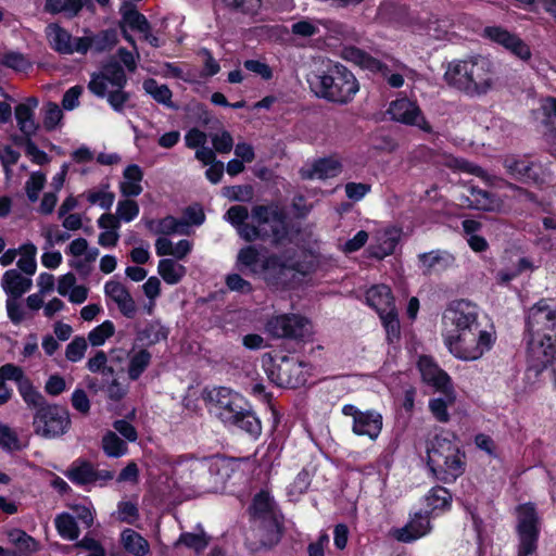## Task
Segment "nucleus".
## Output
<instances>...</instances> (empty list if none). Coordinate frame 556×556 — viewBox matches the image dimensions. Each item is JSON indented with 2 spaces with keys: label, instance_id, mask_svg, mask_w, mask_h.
I'll return each mask as SVG.
<instances>
[{
  "label": "nucleus",
  "instance_id": "nucleus-1",
  "mask_svg": "<svg viewBox=\"0 0 556 556\" xmlns=\"http://www.w3.org/2000/svg\"><path fill=\"white\" fill-rule=\"evenodd\" d=\"M443 326L447 351L464 362L482 358L496 342L494 327L483 323L479 307L469 301L453 302L443 315Z\"/></svg>",
  "mask_w": 556,
  "mask_h": 556
},
{
  "label": "nucleus",
  "instance_id": "nucleus-2",
  "mask_svg": "<svg viewBox=\"0 0 556 556\" xmlns=\"http://www.w3.org/2000/svg\"><path fill=\"white\" fill-rule=\"evenodd\" d=\"M528 372L539 375L556 353V311L545 301L529 308L526 319Z\"/></svg>",
  "mask_w": 556,
  "mask_h": 556
},
{
  "label": "nucleus",
  "instance_id": "nucleus-3",
  "mask_svg": "<svg viewBox=\"0 0 556 556\" xmlns=\"http://www.w3.org/2000/svg\"><path fill=\"white\" fill-rule=\"evenodd\" d=\"M235 462L218 458L180 457L174 465L176 483L198 494L218 492L224 489Z\"/></svg>",
  "mask_w": 556,
  "mask_h": 556
},
{
  "label": "nucleus",
  "instance_id": "nucleus-4",
  "mask_svg": "<svg viewBox=\"0 0 556 556\" xmlns=\"http://www.w3.org/2000/svg\"><path fill=\"white\" fill-rule=\"evenodd\" d=\"M443 78L448 86L469 97L484 96L500 81L495 63L482 55L450 62Z\"/></svg>",
  "mask_w": 556,
  "mask_h": 556
},
{
  "label": "nucleus",
  "instance_id": "nucleus-5",
  "mask_svg": "<svg viewBox=\"0 0 556 556\" xmlns=\"http://www.w3.org/2000/svg\"><path fill=\"white\" fill-rule=\"evenodd\" d=\"M236 267L239 271L262 279L273 288L286 287L289 278L295 275V264L290 255L273 254L261 258L258 250L252 245L239 250Z\"/></svg>",
  "mask_w": 556,
  "mask_h": 556
},
{
  "label": "nucleus",
  "instance_id": "nucleus-6",
  "mask_svg": "<svg viewBox=\"0 0 556 556\" xmlns=\"http://www.w3.org/2000/svg\"><path fill=\"white\" fill-rule=\"evenodd\" d=\"M308 81L318 97L340 104L352 101L359 90L353 73L341 64L330 65L326 71L313 75Z\"/></svg>",
  "mask_w": 556,
  "mask_h": 556
},
{
  "label": "nucleus",
  "instance_id": "nucleus-7",
  "mask_svg": "<svg viewBox=\"0 0 556 556\" xmlns=\"http://www.w3.org/2000/svg\"><path fill=\"white\" fill-rule=\"evenodd\" d=\"M287 232L285 212L276 204L254 206L251 225L240 228V237L245 241L271 239L275 244L282 243Z\"/></svg>",
  "mask_w": 556,
  "mask_h": 556
},
{
  "label": "nucleus",
  "instance_id": "nucleus-8",
  "mask_svg": "<svg viewBox=\"0 0 556 556\" xmlns=\"http://www.w3.org/2000/svg\"><path fill=\"white\" fill-rule=\"evenodd\" d=\"M428 465L444 482L455 481L464 472V454L454 439L437 435L428 446Z\"/></svg>",
  "mask_w": 556,
  "mask_h": 556
},
{
  "label": "nucleus",
  "instance_id": "nucleus-9",
  "mask_svg": "<svg viewBox=\"0 0 556 556\" xmlns=\"http://www.w3.org/2000/svg\"><path fill=\"white\" fill-rule=\"evenodd\" d=\"M127 78L117 62H109L98 74H93L88 88L100 98H105L111 108L122 112L129 101V93L124 90Z\"/></svg>",
  "mask_w": 556,
  "mask_h": 556
},
{
  "label": "nucleus",
  "instance_id": "nucleus-10",
  "mask_svg": "<svg viewBox=\"0 0 556 556\" xmlns=\"http://www.w3.org/2000/svg\"><path fill=\"white\" fill-rule=\"evenodd\" d=\"M268 379L279 387L299 388L307 380L309 367L294 357L264 358Z\"/></svg>",
  "mask_w": 556,
  "mask_h": 556
},
{
  "label": "nucleus",
  "instance_id": "nucleus-11",
  "mask_svg": "<svg viewBox=\"0 0 556 556\" xmlns=\"http://www.w3.org/2000/svg\"><path fill=\"white\" fill-rule=\"evenodd\" d=\"M366 303L379 315L389 341L399 339L400 321L391 289L386 285H376L365 294Z\"/></svg>",
  "mask_w": 556,
  "mask_h": 556
},
{
  "label": "nucleus",
  "instance_id": "nucleus-12",
  "mask_svg": "<svg viewBox=\"0 0 556 556\" xmlns=\"http://www.w3.org/2000/svg\"><path fill=\"white\" fill-rule=\"evenodd\" d=\"M204 400L210 412L226 425L233 424L248 404L243 396L225 387L205 391Z\"/></svg>",
  "mask_w": 556,
  "mask_h": 556
},
{
  "label": "nucleus",
  "instance_id": "nucleus-13",
  "mask_svg": "<svg viewBox=\"0 0 556 556\" xmlns=\"http://www.w3.org/2000/svg\"><path fill=\"white\" fill-rule=\"evenodd\" d=\"M518 556H532L538 548L540 517L535 507L528 503L517 508Z\"/></svg>",
  "mask_w": 556,
  "mask_h": 556
},
{
  "label": "nucleus",
  "instance_id": "nucleus-14",
  "mask_svg": "<svg viewBox=\"0 0 556 556\" xmlns=\"http://www.w3.org/2000/svg\"><path fill=\"white\" fill-rule=\"evenodd\" d=\"M110 359L127 375L129 380L136 381L150 366L152 354L148 349L134 344L129 350L123 348L111 349Z\"/></svg>",
  "mask_w": 556,
  "mask_h": 556
},
{
  "label": "nucleus",
  "instance_id": "nucleus-15",
  "mask_svg": "<svg viewBox=\"0 0 556 556\" xmlns=\"http://www.w3.org/2000/svg\"><path fill=\"white\" fill-rule=\"evenodd\" d=\"M70 425L71 419L67 410L58 405H47L38 408L33 421L35 433L46 439H54L64 434Z\"/></svg>",
  "mask_w": 556,
  "mask_h": 556
},
{
  "label": "nucleus",
  "instance_id": "nucleus-16",
  "mask_svg": "<svg viewBox=\"0 0 556 556\" xmlns=\"http://www.w3.org/2000/svg\"><path fill=\"white\" fill-rule=\"evenodd\" d=\"M387 113L392 121L408 126H415L425 132L432 131L431 125L426 119L417 102L406 97L392 101Z\"/></svg>",
  "mask_w": 556,
  "mask_h": 556
},
{
  "label": "nucleus",
  "instance_id": "nucleus-17",
  "mask_svg": "<svg viewBox=\"0 0 556 556\" xmlns=\"http://www.w3.org/2000/svg\"><path fill=\"white\" fill-rule=\"evenodd\" d=\"M342 413L352 418V430L354 434L359 437H368L370 440H376L383 425L382 415L376 410H359L354 405H344Z\"/></svg>",
  "mask_w": 556,
  "mask_h": 556
},
{
  "label": "nucleus",
  "instance_id": "nucleus-18",
  "mask_svg": "<svg viewBox=\"0 0 556 556\" xmlns=\"http://www.w3.org/2000/svg\"><path fill=\"white\" fill-rule=\"evenodd\" d=\"M268 331L277 338H304L312 332L308 319L295 314L273 317L267 324Z\"/></svg>",
  "mask_w": 556,
  "mask_h": 556
},
{
  "label": "nucleus",
  "instance_id": "nucleus-19",
  "mask_svg": "<svg viewBox=\"0 0 556 556\" xmlns=\"http://www.w3.org/2000/svg\"><path fill=\"white\" fill-rule=\"evenodd\" d=\"M45 35L49 47L60 54H86V46L81 37H73L68 30L56 23L49 24Z\"/></svg>",
  "mask_w": 556,
  "mask_h": 556
},
{
  "label": "nucleus",
  "instance_id": "nucleus-20",
  "mask_svg": "<svg viewBox=\"0 0 556 556\" xmlns=\"http://www.w3.org/2000/svg\"><path fill=\"white\" fill-rule=\"evenodd\" d=\"M483 35L492 42L502 46L514 56L521 61H529L532 56L531 49L526 41L519 36L509 33L507 29L500 26H490L484 28Z\"/></svg>",
  "mask_w": 556,
  "mask_h": 556
},
{
  "label": "nucleus",
  "instance_id": "nucleus-21",
  "mask_svg": "<svg viewBox=\"0 0 556 556\" xmlns=\"http://www.w3.org/2000/svg\"><path fill=\"white\" fill-rule=\"evenodd\" d=\"M401 231L395 227L377 230L372 242L367 248L370 257L382 260L391 255L400 240Z\"/></svg>",
  "mask_w": 556,
  "mask_h": 556
},
{
  "label": "nucleus",
  "instance_id": "nucleus-22",
  "mask_svg": "<svg viewBox=\"0 0 556 556\" xmlns=\"http://www.w3.org/2000/svg\"><path fill=\"white\" fill-rule=\"evenodd\" d=\"M418 368L424 382L431 386L435 391L447 390L453 387L450 376L431 357L420 356Z\"/></svg>",
  "mask_w": 556,
  "mask_h": 556
},
{
  "label": "nucleus",
  "instance_id": "nucleus-23",
  "mask_svg": "<svg viewBox=\"0 0 556 556\" xmlns=\"http://www.w3.org/2000/svg\"><path fill=\"white\" fill-rule=\"evenodd\" d=\"M429 515L415 514L404 527L393 530V536L397 541L410 543L427 535L432 529Z\"/></svg>",
  "mask_w": 556,
  "mask_h": 556
},
{
  "label": "nucleus",
  "instance_id": "nucleus-24",
  "mask_svg": "<svg viewBox=\"0 0 556 556\" xmlns=\"http://www.w3.org/2000/svg\"><path fill=\"white\" fill-rule=\"evenodd\" d=\"M38 104V99L30 97L15 108L14 115L17 127L26 138H31L39 128V124L35 118Z\"/></svg>",
  "mask_w": 556,
  "mask_h": 556
},
{
  "label": "nucleus",
  "instance_id": "nucleus-25",
  "mask_svg": "<svg viewBox=\"0 0 556 556\" xmlns=\"http://www.w3.org/2000/svg\"><path fill=\"white\" fill-rule=\"evenodd\" d=\"M104 293L108 299L113 301L119 312L127 318H132L137 313V305L127 288L115 280H110L104 285Z\"/></svg>",
  "mask_w": 556,
  "mask_h": 556
},
{
  "label": "nucleus",
  "instance_id": "nucleus-26",
  "mask_svg": "<svg viewBox=\"0 0 556 556\" xmlns=\"http://www.w3.org/2000/svg\"><path fill=\"white\" fill-rule=\"evenodd\" d=\"M342 164L338 156L331 155L314 161L301 169V175L308 179H327L341 173Z\"/></svg>",
  "mask_w": 556,
  "mask_h": 556
},
{
  "label": "nucleus",
  "instance_id": "nucleus-27",
  "mask_svg": "<svg viewBox=\"0 0 556 556\" xmlns=\"http://www.w3.org/2000/svg\"><path fill=\"white\" fill-rule=\"evenodd\" d=\"M65 252L73 257L70 261V266L75 269H83L85 265L94 262L99 255V250L96 248L90 249L87 240L84 238L73 240Z\"/></svg>",
  "mask_w": 556,
  "mask_h": 556
},
{
  "label": "nucleus",
  "instance_id": "nucleus-28",
  "mask_svg": "<svg viewBox=\"0 0 556 556\" xmlns=\"http://www.w3.org/2000/svg\"><path fill=\"white\" fill-rule=\"evenodd\" d=\"M419 267L425 274L445 270L454 265V256L446 251H431L419 254Z\"/></svg>",
  "mask_w": 556,
  "mask_h": 556
},
{
  "label": "nucleus",
  "instance_id": "nucleus-29",
  "mask_svg": "<svg viewBox=\"0 0 556 556\" xmlns=\"http://www.w3.org/2000/svg\"><path fill=\"white\" fill-rule=\"evenodd\" d=\"M143 172L136 165L130 164L123 170L122 179L118 184L121 193L126 198H135L141 194Z\"/></svg>",
  "mask_w": 556,
  "mask_h": 556
},
{
  "label": "nucleus",
  "instance_id": "nucleus-30",
  "mask_svg": "<svg viewBox=\"0 0 556 556\" xmlns=\"http://www.w3.org/2000/svg\"><path fill=\"white\" fill-rule=\"evenodd\" d=\"M33 286L30 277L24 276L17 269L7 270L1 279V287L8 298H21Z\"/></svg>",
  "mask_w": 556,
  "mask_h": 556
},
{
  "label": "nucleus",
  "instance_id": "nucleus-31",
  "mask_svg": "<svg viewBox=\"0 0 556 556\" xmlns=\"http://www.w3.org/2000/svg\"><path fill=\"white\" fill-rule=\"evenodd\" d=\"M56 291L62 296H67L70 302L80 304L88 298V289L83 285H77L74 274L67 273L58 279Z\"/></svg>",
  "mask_w": 556,
  "mask_h": 556
},
{
  "label": "nucleus",
  "instance_id": "nucleus-32",
  "mask_svg": "<svg viewBox=\"0 0 556 556\" xmlns=\"http://www.w3.org/2000/svg\"><path fill=\"white\" fill-rule=\"evenodd\" d=\"M97 224L99 228L102 230L99 235L98 243L103 248L115 247L119 239V223L115 215L110 213L102 214L99 217Z\"/></svg>",
  "mask_w": 556,
  "mask_h": 556
},
{
  "label": "nucleus",
  "instance_id": "nucleus-33",
  "mask_svg": "<svg viewBox=\"0 0 556 556\" xmlns=\"http://www.w3.org/2000/svg\"><path fill=\"white\" fill-rule=\"evenodd\" d=\"M427 514L439 516L450 509L452 495L443 486L432 488L425 496Z\"/></svg>",
  "mask_w": 556,
  "mask_h": 556
},
{
  "label": "nucleus",
  "instance_id": "nucleus-34",
  "mask_svg": "<svg viewBox=\"0 0 556 556\" xmlns=\"http://www.w3.org/2000/svg\"><path fill=\"white\" fill-rule=\"evenodd\" d=\"M67 477L71 481L77 484H86L98 480H111L113 479V472L106 470L98 472L90 464L83 463L73 467L68 471Z\"/></svg>",
  "mask_w": 556,
  "mask_h": 556
},
{
  "label": "nucleus",
  "instance_id": "nucleus-35",
  "mask_svg": "<svg viewBox=\"0 0 556 556\" xmlns=\"http://www.w3.org/2000/svg\"><path fill=\"white\" fill-rule=\"evenodd\" d=\"M443 396L429 400V410L439 422H447L450 420L448 407L454 405L456 396L454 388L440 391Z\"/></svg>",
  "mask_w": 556,
  "mask_h": 556
},
{
  "label": "nucleus",
  "instance_id": "nucleus-36",
  "mask_svg": "<svg viewBox=\"0 0 556 556\" xmlns=\"http://www.w3.org/2000/svg\"><path fill=\"white\" fill-rule=\"evenodd\" d=\"M85 41L86 53L89 50L102 52L112 49L117 42V34L113 29L100 31L98 34L87 33L81 37Z\"/></svg>",
  "mask_w": 556,
  "mask_h": 556
},
{
  "label": "nucleus",
  "instance_id": "nucleus-37",
  "mask_svg": "<svg viewBox=\"0 0 556 556\" xmlns=\"http://www.w3.org/2000/svg\"><path fill=\"white\" fill-rule=\"evenodd\" d=\"M504 165L510 176L518 180L530 181L538 177L533 164L526 159L509 156L505 160Z\"/></svg>",
  "mask_w": 556,
  "mask_h": 556
},
{
  "label": "nucleus",
  "instance_id": "nucleus-38",
  "mask_svg": "<svg viewBox=\"0 0 556 556\" xmlns=\"http://www.w3.org/2000/svg\"><path fill=\"white\" fill-rule=\"evenodd\" d=\"M157 274L167 285H178L186 276L187 268L173 258H162L157 264Z\"/></svg>",
  "mask_w": 556,
  "mask_h": 556
},
{
  "label": "nucleus",
  "instance_id": "nucleus-39",
  "mask_svg": "<svg viewBox=\"0 0 556 556\" xmlns=\"http://www.w3.org/2000/svg\"><path fill=\"white\" fill-rule=\"evenodd\" d=\"M257 534L261 536L262 546H271L280 540L281 522L279 516L258 521Z\"/></svg>",
  "mask_w": 556,
  "mask_h": 556
},
{
  "label": "nucleus",
  "instance_id": "nucleus-40",
  "mask_svg": "<svg viewBox=\"0 0 556 556\" xmlns=\"http://www.w3.org/2000/svg\"><path fill=\"white\" fill-rule=\"evenodd\" d=\"M121 543L125 551L134 556H146L150 552L148 541L132 529H125L122 532Z\"/></svg>",
  "mask_w": 556,
  "mask_h": 556
},
{
  "label": "nucleus",
  "instance_id": "nucleus-41",
  "mask_svg": "<svg viewBox=\"0 0 556 556\" xmlns=\"http://www.w3.org/2000/svg\"><path fill=\"white\" fill-rule=\"evenodd\" d=\"M252 513L258 521L269 519L271 516H279L273 497L266 491H261L255 495L252 505Z\"/></svg>",
  "mask_w": 556,
  "mask_h": 556
},
{
  "label": "nucleus",
  "instance_id": "nucleus-42",
  "mask_svg": "<svg viewBox=\"0 0 556 556\" xmlns=\"http://www.w3.org/2000/svg\"><path fill=\"white\" fill-rule=\"evenodd\" d=\"M17 254H20L17 261L18 269L27 276H33L37 270L36 245L31 242H26L17 249Z\"/></svg>",
  "mask_w": 556,
  "mask_h": 556
},
{
  "label": "nucleus",
  "instance_id": "nucleus-43",
  "mask_svg": "<svg viewBox=\"0 0 556 556\" xmlns=\"http://www.w3.org/2000/svg\"><path fill=\"white\" fill-rule=\"evenodd\" d=\"M148 228L155 233L170 235V233H187V225L172 216H166L163 219L150 220Z\"/></svg>",
  "mask_w": 556,
  "mask_h": 556
},
{
  "label": "nucleus",
  "instance_id": "nucleus-44",
  "mask_svg": "<svg viewBox=\"0 0 556 556\" xmlns=\"http://www.w3.org/2000/svg\"><path fill=\"white\" fill-rule=\"evenodd\" d=\"M143 89L157 103L169 109H176V105L172 101L173 93L166 85H160L156 80L150 78L143 81Z\"/></svg>",
  "mask_w": 556,
  "mask_h": 556
},
{
  "label": "nucleus",
  "instance_id": "nucleus-45",
  "mask_svg": "<svg viewBox=\"0 0 556 556\" xmlns=\"http://www.w3.org/2000/svg\"><path fill=\"white\" fill-rule=\"evenodd\" d=\"M345 58L352 61L353 63L357 64L358 66L371 72H379L382 74L387 67L383 64H381L380 61L370 56L366 52L355 48L348 49L345 51Z\"/></svg>",
  "mask_w": 556,
  "mask_h": 556
},
{
  "label": "nucleus",
  "instance_id": "nucleus-46",
  "mask_svg": "<svg viewBox=\"0 0 556 556\" xmlns=\"http://www.w3.org/2000/svg\"><path fill=\"white\" fill-rule=\"evenodd\" d=\"M468 200L472 207L481 211H495L501 206L500 201L495 199L491 193L477 188H472L470 190Z\"/></svg>",
  "mask_w": 556,
  "mask_h": 556
},
{
  "label": "nucleus",
  "instance_id": "nucleus-47",
  "mask_svg": "<svg viewBox=\"0 0 556 556\" xmlns=\"http://www.w3.org/2000/svg\"><path fill=\"white\" fill-rule=\"evenodd\" d=\"M55 529L59 535L65 540L74 541L79 536V528L74 517L67 513H62L55 517Z\"/></svg>",
  "mask_w": 556,
  "mask_h": 556
},
{
  "label": "nucleus",
  "instance_id": "nucleus-48",
  "mask_svg": "<svg viewBox=\"0 0 556 556\" xmlns=\"http://www.w3.org/2000/svg\"><path fill=\"white\" fill-rule=\"evenodd\" d=\"M229 425L239 427L254 438L258 437L262 431L261 421L255 414L250 410L249 404H247L242 414L238 415V419Z\"/></svg>",
  "mask_w": 556,
  "mask_h": 556
},
{
  "label": "nucleus",
  "instance_id": "nucleus-49",
  "mask_svg": "<svg viewBox=\"0 0 556 556\" xmlns=\"http://www.w3.org/2000/svg\"><path fill=\"white\" fill-rule=\"evenodd\" d=\"M84 0H47L46 10L50 13H65L75 16L84 7Z\"/></svg>",
  "mask_w": 556,
  "mask_h": 556
},
{
  "label": "nucleus",
  "instance_id": "nucleus-50",
  "mask_svg": "<svg viewBox=\"0 0 556 556\" xmlns=\"http://www.w3.org/2000/svg\"><path fill=\"white\" fill-rule=\"evenodd\" d=\"M85 195L90 204L103 210L111 208L115 200L114 193L109 190V185L88 190Z\"/></svg>",
  "mask_w": 556,
  "mask_h": 556
},
{
  "label": "nucleus",
  "instance_id": "nucleus-51",
  "mask_svg": "<svg viewBox=\"0 0 556 556\" xmlns=\"http://www.w3.org/2000/svg\"><path fill=\"white\" fill-rule=\"evenodd\" d=\"M445 166L454 169L460 170L464 173H468L475 175L477 177H481L482 179H488L486 173L479 166L456 156L448 155L444 161Z\"/></svg>",
  "mask_w": 556,
  "mask_h": 556
},
{
  "label": "nucleus",
  "instance_id": "nucleus-52",
  "mask_svg": "<svg viewBox=\"0 0 556 556\" xmlns=\"http://www.w3.org/2000/svg\"><path fill=\"white\" fill-rule=\"evenodd\" d=\"M63 111L53 102H49L43 106L42 125L46 130L51 131L59 128L62 124Z\"/></svg>",
  "mask_w": 556,
  "mask_h": 556
},
{
  "label": "nucleus",
  "instance_id": "nucleus-53",
  "mask_svg": "<svg viewBox=\"0 0 556 556\" xmlns=\"http://www.w3.org/2000/svg\"><path fill=\"white\" fill-rule=\"evenodd\" d=\"M115 333V326L111 320H104L88 333V341L92 346H101Z\"/></svg>",
  "mask_w": 556,
  "mask_h": 556
},
{
  "label": "nucleus",
  "instance_id": "nucleus-54",
  "mask_svg": "<svg viewBox=\"0 0 556 556\" xmlns=\"http://www.w3.org/2000/svg\"><path fill=\"white\" fill-rule=\"evenodd\" d=\"M102 447L109 457H121L127 453V445L114 432H108L102 439Z\"/></svg>",
  "mask_w": 556,
  "mask_h": 556
},
{
  "label": "nucleus",
  "instance_id": "nucleus-55",
  "mask_svg": "<svg viewBox=\"0 0 556 556\" xmlns=\"http://www.w3.org/2000/svg\"><path fill=\"white\" fill-rule=\"evenodd\" d=\"M311 484V475L307 470H301L287 489V494L291 501H298L308 489Z\"/></svg>",
  "mask_w": 556,
  "mask_h": 556
},
{
  "label": "nucleus",
  "instance_id": "nucleus-56",
  "mask_svg": "<svg viewBox=\"0 0 556 556\" xmlns=\"http://www.w3.org/2000/svg\"><path fill=\"white\" fill-rule=\"evenodd\" d=\"M139 205L135 200L125 199L116 205V218L119 222L130 223L139 215Z\"/></svg>",
  "mask_w": 556,
  "mask_h": 556
},
{
  "label": "nucleus",
  "instance_id": "nucleus-57",
  "mask_svg": "<svg viewBox=\"0 0 556 556\" xmlns=\"http://www.w3.org/2000/svg\"><path fill=\"white\" fill-rule=\"evenodd\" d=\"M320 21L312 18H303L291 25V33L294 36L308 38L319 33Z\"/></svg>",
  "mask_w": 556,
  "mask_h": 556
},
{
  "label": "nucleus",
  "instance_id": "nucleus-58",
  "mask_svg": "<svg viewBox=\"0 0 556 556\" xmlns=\"http://www.w3.org/2000/svg\"><path fill=\"white\" fill-rule=\"evenodd\" d=\"M178 544H184L194 552L200 553L208 545V538L203 531L198 533L186 532L180 535Z\"/></svg>",
  "mask_w": 556,
  "mask_h": 556
},
{
  "label": "nucleus",
  "instance_id": "nucleus-59",
  "mask_svg": "<svg viewBox=\"0 0 556 556\" xmlns=\"http://www.w3.org/2000/svg\"><path fill=\"white\" fill-rule=\"evenodd\" d=\"M17 388L21 396L29 406L42 407L43 396L34 388L28 378L23 380Z\"/></svg>",
  "mask_w": 556,
  "mask_h": 556
},
{
  "label": "nucleus",
  "instance_id": "nucleus-60",
  "mask_svg": "<svg viewBox=\"0 0 556 556\" xmlns=\"http://www.w3.org/2000/svg\"><path fill=\"white\" fill-rule=\"evenodd\" d=\"M167 338V330L159 321L149 324L140 333L139 339L148 341L149 344H156Z\"/></svg>",
  "mask_w": 556,
  "mask_h": 556
},
{
  "label": "nucleus",
  "instance_id": "nucleus-61",
  "mask_svg": "<svg viewBox=\"0 0 556 556\" xmlns=\"http://www.w3.org/2000/svg\"><path fill=\"white\" fill-rule=\"evenodd\" d=\"M88 343L84 337H75L66 346L65 357L73 363L81 361L87 351Z\"/></svg>",
  "mask_w": 556,
  "mask_h": 556
},
{
  "label": "nucleus",
  "instance_id": "nucleus-62",
  "mask_svg": "<svg viewBox=\"0 0 556 556\" xmlns=\"http://www.w3.org/2000/svg\"><path fill=\"white\" fill-rule=\"evenodd\" d=\"M248 216L249 212L247 207L241 205H233L227 211L225 218L233 227H236L238 233L240 235V228L251 225V223H245Z\"/></svg>",
  "mask_w": 556,
  "mask_h": 556
},
{
  "label": "nucleus",
  "instance_id": "nucleus-63",
  "mask_svg": "<svg viewBox=\"0 0 556 556\" xmlns=\"http://www.w3.org/2000/svg\"><path fill=\"white\" fill-rule=\"evenodd\" d=\"M123 23L141 35L146 34L150 29V25L144 15L137 11L127 12L123 17Z\"/></svg>",
  "mask_w": 556,
  "mask_h": 556
},
{
  "label": "nucleus",
  "instance_id": "nucleus-64",
  "mask_svg": "<svg viewBox=\"0 0 556 556\" xmlns=\"http://www.w3.org/2000/svg\"><path fill=\"white\" fill-rule=\"evenodd\" d=\"M0 447L12 452L21 448L16 433L7 425L0 424Z\"/></svg>",
  "mask_w": 556,
  "mask_h": 556
}]
</instances>
